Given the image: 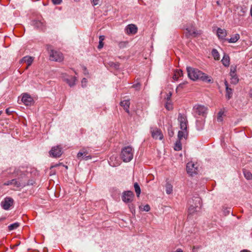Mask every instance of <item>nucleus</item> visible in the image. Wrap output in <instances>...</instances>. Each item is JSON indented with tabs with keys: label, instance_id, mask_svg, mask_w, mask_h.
Listing matches in <instances>:
<instances>
[{
	"label": "nucleus",
	"instance_id": "f257e3e1",
	"mask_svg": "<svg viewBox=\"0 0 252 252\" xmlns=\"http://www.w3.org/2000/svg\"><path fill=\"white\" fill-rule=\"evenodd\" d=\"M187 71L188 77L192 80L195 81L200 79L208 83L212 82L210 77H209L207 74L203 73L198 69L189 66L187 67Z\"/></svg>",
	"mask_w": 252,
	"mask_h": 252
},
{
	"label": "nucleus",
	"instance_id": "f03ea898",
	"mask_svg": "<svg viewBox=\"0 0 252 252\" xmlns=\"http://www.w3.org/2000/svg\"><path fill=\"white\" fill-rule=\"evenodd\" d=\"M178 121L180 124V128L182 130H180L178 133V140H181L183 138H186L188 136L187 124L188 120L187 117L180 113L178 115Z\"/></svg>",
	"mask_w": 252,
	"mask_h": 252
},
{
	"label": "nucleus",
	"instance_id": "7ed1b4c3",
	"mask_svg": "<svg viewBox=\"0 0 252 252\" xmlns=\"http://www.w3.org/2000/svg\"><path fill=\"white\" fill-rule=\"evenodd\" d=\"M134 150L130 146H127L122 149L121 158L124 162H129L133 158Z\"/></svg>",
	"mask_w": 252,
	"mask_h": 252
},
{
	"label": "nucleus",
	"instance_id": "20e7f679",
	"mask_svg": "<svg viewBox=\"0 0 252 252\" xmlns=\"http://www.w3.org/2000/svg\"><path fill=\"white\" fill-rule=\"evenodd\" d=\"M201 199L198 197H194V199L189 200V215H193L194 213L197 211V208L200 205Z\"/></svg>",
	"mask_w": 252,
	"mask_h": 252
},
{
	"label": "nucleus",
	"instance_id": "39448f33",
	"mask_svg": "<svg viewBox=\"0 0 252 252\" xmlns=\"http://www.w3.org/2000/svg\"><path fill=\"white\" fill-rule=\"evenodd\" d=\"M22 179H12L10 181H8L4 183V185H13L17 188H23L26 185V180L23 179V177H22Z\"/></svg>",
	"mask_w": 252,
	"mask_h": 252
},
{
	"label": "nucleus",
	"instance_id": "423d86ee",
	"mask_svg": "<svg viewBox=\"0 0 252 252\" xmlns=\"http://www.w3.org/2000/svg\"><path fill=\"white\" fill-rule=\"evenodd\" d=\"M195 116H205L207 114V108L203 105H197L194 106L193 108Z\"/></svg>",
	"mask_w": 252,
	"mask_h": 252
},
{
	"label": "nucleus",
	"instance_id": "0eeeda50",
	"mask_svg": "<svg viewBox=\"0 0 252 252\" xmlns=\"http://www.w3.org/2000/svg\"><path fill=\"white\" fill-rule=\"evenodd\" d=\"M50 60L53 61L61 62L63 60V54L60 52L51 50L50 53Z\"/></svg>",
	"mask_w": 252,
	"mask_h": 252
},
{
	"label": "nucleus",
	"instance_id": "6e6552de",
	"mask_svg": "<svg viewBox=\"0 0 252 252\" xmlns=\"http://www.w3.org/2000/svg\"><path fill=\"white\" fill-rule=\"evenodd\" d=\"M134 195L131 191H124L122 196V200L126 203H131L133 199Z\"/></svg>",
	"mask_w": 252,
	"mask_h": 252
},
{
	"label": "nucleus",
	"instance_id": "1a4fd4ad",
	"mask_svg": "<svg viewBox=\"0 0 252 252\" xmlns=\"http://www.w3.org/2000/svg\"><path fill=\"white\" fill-rule=\"evenodd\" d=\"M14 200L11 197H5L4 199L1 201V206L2 208L5 210H8L10 207L13 205Z\"/></svg>",
	"mask_w": 252,
	"mask_h": 252
},
{
	"label": "nucleus",
	"instance_id": "9d476101",
	"mask_svg": "<svg viewBox=\"0 0 252 252\" xmlns=\"http://www.w3.org/2000/svg\"><path fill=\"white\" fill-rule=\"evenodd\" d=\"M196 164L192 162H188L187 164V171L189 174L193 176L197 173V168L195 166Z\"/></svg>",
	"mask_w": 252,
	"mask_h": 252
},
{
	"label": "nucleus",
	"instance_id": "9b49d317",
	"mask_svg": "<svg viewBox=\"0 0 252 252\" xmlns=\"http://www.w3.org/2000/svg\"><path fill=\"white\" fill-rule=\"evenodd\" d=\"M62 153V148L59 146L53 147L49 152L50 155L54 158L60 157Z\"/></svg>",
	"mask_w": 252,
	"mask_h": 252
},
{
	"label": "nucleus",
	"instance_id": "f8f14e48",
	"mask_svg": "<svg viewBox=\"0 0 252 252\" xmlns=\"http://www.w3.org/2000/svg\"><path fill=\"white\" fill-rule=\"evenodd\" d=\"M152 136L155 139H162L163 136L160 130L158 128H152L151 130Z\"/></svg>",
	"mask_w": 252,
	"mask_h": 252
},
{
	"label": "nucleus",
	"instance_id": "ddd939ff",
	"mask_svg": "<svg viewBox=\"0 0 252 252\" xmlns=\"http://www.w3.org/2000/svg\"><path fill=\"white\" fill-rule=\"evenodd\" d=\"M186 30L188 32L187 36L190 35L193 37H196L201 34V32L196 31L195 27L192 25L189 27H187Z\"/></svg>",
	"mask_w": 252,
	"mask_h": 252
},
{
	"label": "nucleus",
	"instance_id": "4468645a",
	"mask_svg": "<svg viewBox=\"0 0 252 252\" xmlns=\"http://www.w3.org/2000/svg\"><path fill=\"white\" fill-rule=\"evenodd\" d=\"M125 31L128 34H134L137 32V28L134 24H129L126 27Z\"/></svg>",
	"mask_w": 252,
	"mask_h": 252
},
{
	"label": "nucleus",
	"instance_id": "2eb2a0df",
	"mask_svg": "<svg viewBox=\"0 0 252 252\" xmlns=\"http://www.w3.org/2000/svg\"><path fill=\"white\" fill-rule=\"evenodd\" d=\"M22 101L26 105H30L32 102L33 99L30 94L25 93L23 94Z\"/></svg>",
	"mask_w": 252,
	"mask_h": 252
},
{
	"label": "nucleus",
	"instance_id": "dca6fc26",
	"mask_svg": "<svg viewBox=\"0 0 252 252\" xmlns=\"http://www.w3.org/2000/svg\"><path fill=\"white\" fill-rule=\"evenodd\" d=\"M33 60V59L32 57H29V56H26V57H24V58H23L21 60L20 63H26L27 64V66L26 68H28V67L29 66H30L32 64V63Z\"/></svg>",
	"mask_w": 252,
	"mask_h": 252
},
{
	"label": "nucleus",
	"instance_id": "f3484780",
	"mask_svg": "<svg viewBox=\"0 0 252 252\" xmlns=\"http://www.w3.org/2000/svg\"><path fill=\"white\" fill-rule=\"evenodd\" d=\"M88 154V153L87 151L83 150V151H80L78 153L77 157H78V158L82 157V158L86 160H88L89 159H91L92 157L90 155L87 156Z\"/></svg>",
	"mask_w": 252,
	"mask_h": 252
},
{
	"label": "nucleus",
	"instance_id": "a211bd4d",
	"mask_svg": "<svg viewBox=\"0 0 252 252\" xmlns=\"http://www.w3.org/2000/svg\"><path fill=\"white\" fill-rule=\"evenodd\" d=\"M217 35L219 38L223 39L227 35L226 31L223 29L218 28L217 30Z\"/></svg>",
	"mask_w": 252,
	"mask_h": 252
},
{
	"label": "nucleus",
	"instance_id": "6ab92c4d",
	"mask_svg": "<svg viewBox=\"0 0 252 252\" xmlns=\"http://www.w3.org/2000/svg\"><path fill=\"white\" fill-rule=\"evenodd\" d=\"M130 103L129 99L124 100L120 102L121 106L124 108V109L127 113H129L128 109L129 107Z\"/></svg>",
	"mask_w": 252,
	"mask_h": 252
},
{
	"label": "nucleus",
	"instance_id": "aec40b11",
	"mask_svg": "<svg viewBox=\"0 0 252 252\" xmlns=\"http://www.w3.org/2000/svg\"><path fill=\"white\" fill-rule=\"evenodd\" d=\"M224 84L226 88V97L227 99H229L232 96L233 91L232 89L229 87L227 81H225Z\"/></svg>",
	"mask_w": 252,
	"mask_h": 252
},
{
	"label": "nucleus",
	"instance_id": "412c9836",
	"mask_svg": "<svg viewBox=\"0 0 252 252\" xmlns=\"http://www.w3.org/2000/svg\"><path fill=\"white\" fill-rule=\"evenodd\" d=\"M76 80V77L73 76H70L69 78L65 79V81L70 87H72L75 85Z\"/></svg>",
	"mask_w": 252,
	"mask_h": 252
},
{
	"label": "nucleus",
	"instance_id": "4be33fe9",
	"mask_svg": "<svg viewBox=\"0 0 252 252\" xmlns=\"http://www.w3.org/2000/svg\"><path fill=\"white\" fill-rule=\"evenodd\" d=\"M239 38L240 35L238 33H236L232 35L230 38L228 39L227 41L229 43H235L239 39Z\"/></svg>",
	"mask_w": 252,
	"mask_h": 252
},
{
	"label": "nucleus",
	"instance_id": "5701e85b",
	"mask_svg": "<svg viewBox=\"0 0 252 252\" xmlns=\"http://www.w3.org/2000/svg\"><path fill=\"white\" fill-rule=\"evenodd\" d=\"M183 71L181 69H177L175 71L173 78L175 80H177L178 79L183 76Z\"/></svg>",
	"mask_w": 252,
	"mask_h": 252
},
{
	"label": "nucleus",
	"instance_id": "b1692460",
	"mask_svg": "<svg viewBox=\"0 0 252 252\" xmlns=\"http://www.w3.org/2000/svg\"><path fill=\"white\" fill-rule=\"evenodd\" d=\"M222 63L225 66H227L229 64V57L228 55H224L221 60Z\"/></svg>",
	"mask_w": 252,
	"mask_h": 252
},
{
	"label": "nucleus",
	"instance_id": "393cba45",
	"mask_svg": "<svg viewBox=\"0 0 252 252\" xmlns=\"http://www.w3.org/2000/svg\"><path fill=\"white\" fill-rule=\"evenodd\" d=\"M33 24L37 29L41 30L43 29V23L41 21L38 20H34L33 21Z\"/></svg>",
	"mask_w": 252,
	"mask_h": 252
},
{
	"label": "nucleus",
	"instance_id": "a878e982",
	"mask_svg": "<svg viewBox=\"0 0 252 252\" xmlns=\"http://www.w3.org/2000/svg\"><path fill=\"white\" fill-rule=\"evenodd\" d=\"M243 174L246 179L251 180L252 179V174L250 171L244 169H243Z\"/></svg>",
	"mask_w": 252,
	"mask_h": 252
},
{
	"label": "nucleus",
	"instance_id": "bb28decb",
	"mask_svg": "<svg viewBox=\"0 0 252 252\" xmlns=\"http://www.w3.org/2000/svg\"><path fill=\"white\" fill-rule=\"evenodd\" d=\"M165 190L167 194H169L172 193L173 190V186L169 183L167 182L165 185Z\"/></svg>",
	"mask_w": 252,
	"mask_h": 252
},
{
	"label": "nucleus",
	"instance_id": "cd10ccee",
	"mask_svg": "<svg viewBox=\"0 0 252 252\" xmlns=\"http://www.w3.org/2000/svg\"><path fill=\"white\" fill-rule=\"evenodd\" d=\"M12 169L11 168H10L8 169H7L5 171H2L1 174L0 175V177L1 178L8 177V174L12 173V171H11ZM12 173H15V171L13 172H12Z\"/></svg>",
	"mask_w": 252,
	"mask_h": 252
},
{
	"label": "nucleus",
	"instance_id": "c85d7f7f",
	"mask_svg": "<svg viewBox=\"0 0 252 252\" xmlns=\"http://www.w3.org/2000/svg\"><path fill=\"white\" fill-rule=\"evenodd\" d=\"M212 55L215 60H219L220 59V54L218 50L216 49H213L212 51Z\"/></svg>",
	"mask_w": 252,
	"mask_h": 252
},
{
	"label": "nucleus",
	"instance_id": "c756f323",
	"mask_svg": "<svg viewBox=\"0 0 252 252\" xmlns=\"http://www.w3.org/2000/svg\"><path fill=\"white\" fill-rule=\"evenodd\" d=\"M182 144L181 142V140H178L176 141V142L175 144L174 149L175 151H179L182 150Z\"/></svg>",
	"mask_w": 252,
	"mask_h": 252
},
{
	"label": "nucleus",
	"instance_id": "7c9ffc66",
	"mask_svg": "<svg viewBox=\"0 0 252 252\" xmlns=\"http://www.w3.org/2000/svg\"><path fill=\"white\" fill-rule=\"evenodd\" d=\"M230 76H231V83L235 85L239 81V79L236 74L230 75Z\"/></svg>",
	"mask_w": 252,
	"mask_h": 252
},
{
	"label": "nucleus",
	"instance_id": "2f4dec72",
	"mask_svg": "<svg viewBox=\"0 0 252 252\" xmlns=\"http://www.w3.org/2000/svg\"><path fill=\"white\" fill-rule=\"evenodd\" d=\"M134 188L135 189V191L136 192V195L137 197L139 196V195L141 193V189L140 188L137 183H135L134 184Z\"/></svg>",
	"mask_w": 252,
	"mask_h": 252
},
{
	"label": "nucleus",
	"instance_id": "473e14b6",
	"mask_svg": "<svg viewBox=\"0 0 252 252\" xmlns=\"http://www.w3.org/2000/svg\"><path fill=\"white\" fill-rule=\"evenodd\" d=\"M20 226V223L16 222L11 224L8 226V229L10 231L16 229Z\"/></svg>",
	"mask_w": 252,
	"mask_h": 252
},
{
	"label": "nucleus",
	"instance_id": "72a5a7b5",
	"mask_svg": "<svg viewBox=\"0 0 252 252\" xmlns=\"http://www.w3.org/2000/svg\"><path fill=\"white\" fill-rule=\"evenodd\" d=\"M128 44L127 41H121L118 43L119 47L121 49H123L126 47Z\"/></svg>",
	"mask_w": 252,
	"mask_h": 252
},
{
	"label": "nucleus",
	"instance_id": "f704fd0d",
	"mask_svg": "<svg viewBox=\"0 0 252 252\" xmlns=\"http://www.w3.org/2000/svg\"><path fill=\"white\" fill-rule=\"evenodd\" d=\"M139 208L141 210L145 211L146 212H148L150 210V207L148 204L144 205L143 207L142 206H140Z\"/></svg>",
	"mask_w": 252,
	"mask_h": 252
},
{
	"label": "nucleus",
	"instance_id": "c9c22d12",
	"mask_svg": "<svg viewBox=\"0 0 252 252\" xmlns=\"http://www.w3.org/2000/svg\"><path fill=\"white\" fill-rule=\"evenodd\" d=\"M223 114V112L222 111H220L219 112L218 118H217V120L218 122H221L222 121Z\"/></svg>",
	"mask_w": 252,
	"mask_h": 252
},
{
	"label": "nucleus",
	"instance_id": "e433bc0d",
	"mask_svg": "<svg viewBox=\"0 0 252 252\" xmlns=\"http://www.w3.org/2000/svg\"><path fill=\"white\" fill-rule=\"evenodd\" d=\"M109 65L115 69H118L119 67V64L118 63L110 62Z\"/></svg>",
	"mask_w": 252,
	"mask_h": 252
},
{
	"label": "nucleus",
	"instance_id": "4c0bfd02",
	"mask_svg": "<svg viewBox=\"0 0 252 252\" xmlns=\"http://www.w3.org/2000/svg\"><path fill=\"white\" fill-rule=\"evenodd\" d=\"M236 66H231L230 67V75L236 74Z\"/></svg>",
	"mask_w": 252,
	"mask_h": 252
},
{
	"label": "nucleus",
	"instance_id": "58836bf2",
	"mask_svg": "<svg viewBox=\"0 0 252 252\" xmlns=\"http://www.w3.org/2000/svg\"><path fill=\"white\" fill-rule=\"evenodd\" d=\"M128 206L131 213L135 211L134 206L133 204H129Z\"/></svg>",
	"mask_w": 252,
	"mask_h": 252
},
{
	"label": "nucleus",
	"instance_id": "ea45409f",
	"mask_svg": "<svg viewBox=\"0 0 252 252\" xmlns=\"http://www.w3.org/2000/svg\"><path fill=\"white\" fill-rule=\"evenodd\" d=\"M52 1L54 4L58 5L62 2V0H52Z\"/></svg>",
	"mask_w": 252,
	"mask_h": 252
},
{
	"label": "nucleus",
	"instance_id": "a19ab883",
	"mask_svg": "<svg viewBox=\"0 0 252 252\" xmlns=\"http://www.w3.org/2000/svg\"><path fill=\"white\" fill-rule=\"evenodd\" d=\"M165 107L168 110H170L172 109V105L171 104H170L169 103H167L166 104Z\"/></svg>",
	"mask_w": 252,
	"mask_h": 252
},
{
	"label": "nucleus",
	"instance_id": "79ce46f5",
	"mask_svg": "<svg viewBox=\"0 0 252 252\" xmlns=\"http://www.w3.org/2000/svg\"><path fill=\"white\" fill-rule=\"evenodd\" d=\"M230 211H231V209L230 208L225 209L224 210V214L225 215H228V214H229L230 213Z\"/></svg>",
	"mask_w": 252,
	"mask_h": 252
},
{
	"label": "nucleus",
	"instance_id": "37998d69",
	"mask_svg": "<svg viewBox=\"0 0 252 252\" xmlns=\"http://www.w3.org/2000/svg\"><path fill=\"white\" fill-rule=\"evenodd\" d=\"M103 47V41H99V44L98 45V49H100Z\"/></svg>",
	"mask_w": 252,
	"mask_h": 252
},
{
	"label": "nucleus",
	"instance_id": "c03bdc74",
	"mask_svg": "<svg viewBox=\"0 0 252 252\" xmlns=\"http://www.w3.org/2000/svg\"><path fill=\"white\" fill-rule=\"evenodd\" d=\"M99 0H93L92 3L94 6L98 4Z\"/></svg>",
	"mask_w": 252,
	"mask_h": 252
},
{
	"label": "nucleus",
	"instance_id": "a18cd8bd",
	"mask_svg": "<svg viewBox=\"0 0 252 252\" xmlns=\"http://www.w3.org/2000/svg\"><path fill=\"white\" fill-rule=\"evenodd\" d=\"M5 112L6 114H7L8 115H10L11 114L12 112H13V111L11 110L10 108H8L6 109Z\"/></svg>",
	"mask_w": 252,
	"mask_h": 252
},
{
	"label": "nucleus",
	"instance_id": "49530a36",
	"mask_svg": "<svg viewBox=\"0 0 252 252\" xmlns=\"http://www.w3.org/2000/svg\"><path fill=\"white\" fill-rule=\"evenodd\" d=\"M198 249H199V247H196L194 246L192 248V252H198Z\"/></svg>",
	"mask_w": 252,
	"mask_h": 252
},
{
	"label": "nucleus",
	"instance_id": "de8ad7c7",
	"mask_svg": "<svg viewBox=\"0 0 252 252\" xmlns=\"http://www.w3.org/2000/svg\"><path fill=\"white\" fill-rule=\"evenodd\" d=\"M105 39V36L104 35H100L99 37V41H103Z\"/></svg>",
	"mask_w": 252,
	"mask_h": 252
},
{
	"label": "nucleus",
	"instance_id": "09e8293b",
	"mask_svg": "<svg viewBox=\"0 0 252 252\" xmlns=\"http://www.w3.org/2000/svg\"><path fill=\"white\" fill-rule=\"evenodd\" d=\"M240 12H241V13H239V14L241 15V16L244 15L245 13V11L243 8H241Z\"/></svg>",
	"mask_w": 252,
	"mask_h": 252
},
{
	"label": "nucleus",
	"instance_id": "8fccbe9b",
	"mask_svg": "<svg viewBox=\"0 0 252 252\" xmlns=\"http://www.w3.org/2000/svg\"><path fill=\"white\" fill-rule=\"evenodd\" d=\"M172 95V94L171 93H169L167 95V97H166V99L167 100H169L170 99V97Z\"/></svg>",
	"mask_w": 252,
	"mask_h": 252
},
{
	"label": "nucleus",
	"instance_id": "3c124183",
	"mask_svg": "<svg viewBox=\"0 0 252 252\" xmlns=\"http://www.w3.org/2000/svg\"><path fill=\"white\" fill-rule=\"evenodd\" d=\"M87 83V79L84 78L82 80V86H84V84L85 83Z\"/></svg>",
	"mask_w": 252,
	"mask_h": 252
},
{
	"label": "nucleus",
	"instance_id": "603ef678",
	"mask_svg": "<svg viewBox=\"0 0 252 252\" xmlns=\"http://www.w3.org/2000/svg\"><path fill=\"white\" fill-rule=\"evenodd\" d=\"M249 95H250V96L252 98V88L250 89V92H249Z\"/></svg>",
	"mask_w": 252,
	"mask_h": 252
},
{
	"label": "nucleus",
	"instance_id": "864d4df0",
	"mask_svg": "<svg viewBox=\"0 0 252 252\" xmlns=\"http://www.w3.org/2000/svg\"><path fill=\"white\" fill-rule=\"evenodd\" d=\"M184 85V83H183V84H180L178 86V87H177V90L178 89L180 88H183V85Z\"/></svg>",
	"mask_w": 252,
	"mask_h": 252
},
{
	"label": "nucleus",
	"instance_id": "5fc2aeb1",
	"mask_svg": "<svg viewBox=\"0 0 252 252\" xmlns=\"http://www.w3.org/2000/svg\"><path fill=\"white\" fill-rule=\"evenodd\" d=\"M174 252H183L182 250L181 249H178L176 251Z\"/></svg>",
	"mask_w": 252,
	"mask_h": 252
},
{
	"label": "nucleus",
	"instance_id": "6e6d98bb",
	"mask_svg": "<svg viewBox=\"0 0 252 252\" xmlns=\"http://www.w3.org/2000/svg\"><path fill=\"white\" fill-rule=\"evenodd\" d=\"M241 252H251L248 250H244L243 251H241Z\"/></svg>",
	"mask_w": 252,
	"mask_h": 252
},
{
	"label": "nucleus",
	"instance_id": "4d7b16f0",
	"mask_svg": "<svg viewBox=\"0 0 252 252\" xmlns=\"http://www.w3.org/2000/svg\"><path fill=\"white\" fill-rule=\"evenodd\" d=\"M138 85H139V84H136V85H134L133 86V87L134 88H136V87H137V86H138Z\"/></svg>",
	"mask_w": 252,
	"mask_h": 252
},
{
	"label": "nucleus",
	"instance_id": "13d9d810",
	"mask_svg": "<svg viewBox=\"0 0 252 252\" xmlns=\"http://www.w3.org/2000/svg\"><path fill=\"white\" fill-rule=\"evenodd\" d=\"M1 114H2V111H0V116L1 115Z\"/></svg>",
	"mask_w": 252,
	"mask_h": 252
},
{
	"label": "nucleus",
	"instance_id": "bf43d9fd",
	"mask_svg": "<svg viewBox=\"0 0 252 252\" xmlns=\"http://www.w3.org/2000/svg\"><path fill=\"white\" fill-rule=\"evenodd\" d=\"M84 69L85 70H86V67H84Z\"/></svg>",
	"mask_w": 252,
	"mask_h": 252
}]
</instances>
